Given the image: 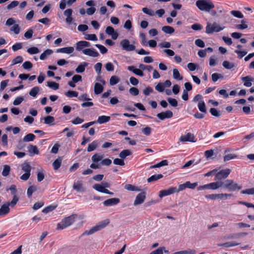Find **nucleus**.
Listing matches in <instances>:
<instances>
[{
	"label": "nucleus",
	"mask_w": 254,
	"mask_h": 254,
	"mask_svg": "<svg viewBox=\"0 0 254 254\" xmlns=\"http://www.w3.org/2000/svg\"><path fill=\"white\" fill-rule=\"evenodd\" d=\"M242 186L239 185L237 183L232 179H227L224 181H216L210 183L206 185L199 186L197 187V190H215L219 188L227 190L229 191L232 192L240 190Z\"/></svg>",
	"instance_id": "1"
},
{
	"label": "nucleus",
	"mask_w": 254,
	"mask_h": 254,
	"mask_svg": "<svg viewBox=\"0 0 254 254\" xmlns=\"http://www.w3.org/2000/svg\"><path fill=\"white\" fill-rule=\"evenodd\" d=\"M195 4L199 10L206 12H209L214 7V4L210 0H198Z\"/></svg>",
	"instance_id": "2"
},
{
	"label": "nucleus",
	"mask_w": 254,
	"mask_h": 254,
	"mask_svg": "<svg viewBox=\"0 0 254 254\" xmlns=\"http://www.w3.org/2000/svg\"><path fill=\"white\" fill-rule=\"evenodd\" d=\"M75 217V214H72L64 218L60 223L58 224L57 229L58 230H62L70 226L74 222Z\"/></svg>",
	"instance_id": "3"
},
{
	"label": "nucleus",
	"mask_w": 254,
	"mask_h": 254,
	"mask_svg": "<svg viewBox=\"0 0 254 254\" xmlns=\"http://www.w3.org/2000/svg\"><path fill=\"white\" fill-rule=\"evenodd\" d=\"M225 28L224 26L222 27L216 22H214L212 24L207 23L206 26L205 32L208 34H212L213 32L217 33L224 29Z\"/></svg>",
	"instance_id": "4"
},
{
	"label": "nucleus",
	"mask_w": 254,
	"mask_h": 254,
	"mask_svg": "<svg viewBox=\"0 0 254 254\" xmlns=\"http://www.w3.org/2000/svg\"><path fill=\"white\" fill-rule=\"evenodd\" d=\"M231 171L229 169H222L218 172L215 176L214 180L220 181L226 179L230 175Z\"/></svg>",
	"instance_id": "5"
},
{
	"label": "nucleus",
	"mask_w": 254,
	"mask_h": 254,
	"mask_svg": "<svg viewBox=\"0 0 254 254\" xmlns=\"http://www.w3.org/2000/svg\"><path fill=\"white\" fill-rule=\"evenodd\" d=\"M120 44L123 50L127 52H130L134 51L135 49V46L130 44L128 40L123 39L121 41Z\"/></svg>",
	"instance_id": "6"
},
{
	"label": "nucleus",
	"mask_w": 254,
	"mask_h": 254,
	"mask_svg": "<svg viewBox=\"0 0 254 254\" xmlns=\"http://www.w3.org/2000/svg\"><path fill=\"white\" fill-rule=\"evenodd\" d=\"M92 188L100 192L111 195H113L114 194L113 192L110 191L108 190L105 189L102 183L96 184L93 186Z\"/></svg>",
	"instance_id": "7"
},
{
	"label": "nucleus",
	"mask_w": 254,
	"mask_h": 254,
	"mask_svg": "<svg viewBox=\"0 0 254 254\" xmlns=\"http://www.w3.org/2000/svg\"><path fill=\"white\" fill-rule=\"evenodd\" d=\"M146 198L145 192L142 191L137 195L134 200L133 205L136 206L142 204Z\"/></svg>",
	"instance_id": "8"
},
{
	"label": "nucleus",
	"mask_w": 254,
	"mask_h": 254,
	"mask_svg": "<svg viewBox=\"0 0 254 254\" xmlns=\"http://www.w3.org/2000/svg\"><path fill=\"white\" fill-rule=\"evenodd\" d=\"M177 191L176 188H170L168 190H161L159 192V197L162 198L164 196L173 194Z\"/></svg>",
	"instance_id": "9"
},
{
	"label": "nucleus",
	"mask_w": 254,
	"mask_h": 254,
	"mask_svg": "<svg viewBox=\"0 0 254 254\" xmlns=\"http://www.w3.org/2000/svg\"><path fill=\"white\" fill-rule=\"evenodd\" d=\"M120 199L119 198L114 197L105 200L103 203L105 206H111L119 203Z\"/></svg>",
	"instance_id": "10"
},
{
	"label": "nucleus",
	"mask_w": 254,
	"mask_h": 254,
	"mask_svg": "<svg viewBox=\"0 0 254 254\" xmlns=\"http://www.w3.org/2000/svg\"><path fill=\"white\" fill-rule=\"evenodd\" d=\"M173 116V112L170 110H167L164 112H161L157 114V117L161 120H163L165 119L171 118Z\"/></svg>",
	"instance_id": "11"
},
{
	"label": "nucleus",
	"mask_w": 254,
	"mask_h": 254,
	"mask_svg": "<svg viewBox=\"0 0 254 254\" xmlns=\"http://www.w3.org/2000/svg\"><path fill=\"white\" fill-rule=\"evenodd\" d=\"M194 138V135L191 133L189 132L186 135H181V137H180L179 140L181 142H194V141L193 140Z\"/></svg>",
	"instance_id": "12"
},
{
	"label": "nucleus",
	"mask_w": 254,
	"mask_h": 254,
	"mask_svg": "<svg viewBox=\"0 0 254 254\" xmlns=\"http://www.w3.org/2000/svg\"><path fill=\"white\" fill-rule=\"evenodd\" d=\"M82 53L86 55L93 57H97L99 56V53L94 49H85L82 50Z\"/></svg>",
	"instance_id": "13"
},
{
	"label": "nucleus",
	"mask_w": 254,
	"mask_h": 254,
	"mask_svg": "<svg viewBox=\"0 0 254 254\" xmlns=\"http://www.w3.org/2000/svg\"><path fill=\"white\" fill-rule=\"evenodd\" d=\"M106 33L112 36V38L113 40H116L119 36V34L117 32H116L114 29L111 26H108L106 29Z\"/></svg>",
	"instance_id": "14"
},
{
	"label": "nucleus",
	"mask_w": 254,
	"mask_h": 254,
	"mask_svg": "<svg viewBox=\"0 0 254 254\" xmlns=\"http://www.w3.org/2000/svg\"><path fill=\"white\" fill-rule=\"evenodd\" d=\"M244 82V85L246 87H251L252 85V82L254 81V78L251 76H246L241 78Z\"/></svg>",
	"instance_id": "15"
},
{
	"label": "nucleus",
	"mask_w": 254,
	"mask_h": 254,
	"mask_svg": "<svg viewBox=\"0 0 254 254\" xmlns=\"http://www.w3.org/2000/svg\"><path fill=\"white\" fill-rule=\"evenodd\" d=\"M76 49L77 51H80L84 47H89L90 46V44L85 41H81L76 43Z\"/></svg>",
	"instance_id": "16"
},
{
	"label": "nucleus",
	"mask_w": 254,
	"mask_h": 254,
	"mask_svg": "<svg viewBox=\"0 0 254 254\" xmlns=\"http://www.w3.org/2000/svg\"><path fill=\"white\" fill-rule=\"evenodd\" d=\"M74 51V48L72 47H64L57 50V53H62L66 54H71Z\"/></svg>",
	"instance_id": "17"
},
{
	"label": "nucleus",
	"mask_w": 254,
	"mask_h": 254,
	"mask_svg": "<svg viewBox=\"0 0 254 254\" xmlns=\"http://www.w3.org/2000/svg\"><path fill=\"white\" fill-rule=\"evenodd\" d=\"M10 212L9 207L5 203L1 205L0 208V216H5Z\"/></svg>",
	"instance_id": "18"
},
{
	"label": "nucleus",
	"mask_w": 254,
	"mask_h": 254,
	"mask_svg": "<svg viewBox=\"0 0 254 254\" xmlns=\"http://www.w3.org/2000/svg\"><path fill=\"white\" fill-rule=\"evenodd\" d=\"M110 223V220L108 219H105L101 222H100L99 223H98L97 225H96V228H97L98 230L99 231L103 228H104L105 227L108 226Z\"/></svg>",
	"instance_id": "19"
},
{
	"label": "nucleus",
	"mask_w": 254,
	"mask_h": 254,
	"mask_svg": "<svg viewBox=\"0 0 254 254\" xmlns=\"http://www.w3.org/2000/svg\"><path fill=\"white\" fill-rule=\"evenodd\" d=\"M233 197V194L232 193H217V199L226 200Z\"/></svg>",
	"instance_id": "20"
},
{
	"label": "nucleus",
	"mask_w": 254,
	"mask_h": 254,
	"mask_svg": "<svg viewBox=\"0 0 254 254\" xmlns=\"http://www.w3.org/2000/svg\"><path fill=\"white\" fill-rule=\"evenodd\" d=\"M27 149L28 152L31 154V155L38 154L39 153V150L36 146L30 144L27 147Z\"/></svg>",
	"instance_id": "21"
},
{
	"label": "nucleus",
	"mask_w": 254,
	"mask_h": 254,
	"mask_svg": "<svg viewBox=\"0 0 254 254\" xmlns=\"http://www.w3.org/2000/svg\"><path fill=\"white\" fill-rule=\"evenodd\" d=\"M73 188L77 191H85V189L83 187V185L81 182H77L74 183L73 185Z\"/></svg>",
	"instance_id": "22"
},
{
	"label": "nucleus",
	"mask_w": 254,
	"mask_h": 254,
	"mask_svg": "<svg viewBox=\"0 0 254 254\" xmlns=\"http://www.w3.org/2000/svg\"><path fill=\"white\" fill-rule=\"evenodd\" d=\"M110 120V116H101L98 117L97 123H99V124H102L109 122Z\"/></svg>",
	"instance_id": "23"
},
{
	"label": "nucleus",
	"mask_w": 254,
	"mask_h": 254,
	"mask_svg": "<svg viewBox=\"0 0 254 254\" xmlns=\"http://www.w3.org/2000/svg\"><path fill=\"white\" fill-rule=\"evenodd\" d=\"M104 89L103 86L99 83H96L94 86V92L96 94L101 93Z\"/></svg>",
	"instance_id": "24"
},
{
	"label": "nucleus",
	"mask_w": 254,
	"mask_h": 254,
	"mask_svg": "<svg viewBox=\"0 0 254 254\" xmlns=\"http://www.w3.org/2000/svg\"><path fill=\"white\" fill-rule=\"evenodd\" d=\"M125 189L129 191H139L141 189L131 184H127L125 186Z\"/></svg>",
	"instance_id": "25"
},
{
	"label": "nucleus",
	"mask_w": 254,
	"mask_h": 254,
	"mask_svg": "<svg viewBox=\"0 0 254 254\" xmlns=\"http://www.w3.org/2000/svg\"><path fill=\"white\" fill-rule=\"evenodd\" d=\"M88 65V64L86 62H83L82 64H79L75 69V71L77 73H82L85 70V67Z\"/></svg>",
	"instance_id": "26"
},
{
	"label": "nucleus",
	"mask_w": 254,
	"mask_h": 254,
	"mask_svg": "<svg viewBox=\"0 0 254 254\" xmlns=\"http://www.w3.org/2000/svg\"><path fill=\"white\" fill-rule=\"evenodd\" d=\"M241 24L235 25L236 28H237L238 29L243 30L247 29L248 27L247 21L246 20H242L241 21Z\"/></svg>",
	"instance_id": "27"
},
{
	"label": "nucleus",
	"mask_w": 254,
	"mask_h": 254,
	"mask_svg": "<svg viewBox=\"0 0 254 254\" xmlns=\"http://www.w3.org/2000/svg\"><path fill=\"white\" fill-rule=\"evenodd\" d=\"M99 145V143L97 141H94L92 143H90L87 147V151L91 152L95 149L97 147V146Z\"/></svg>",
	"instance_id": "28"
},
{
	"label": "nucleus",
	"mask_w": 254,
	"mask_h": 254,
	"mask_svg": "<svg viewBox=\"0 0 254 254\" xmlns=\"http://www.w3.org/2000/svg\"><path fill=\"white\" fill-rule=\"evenodd\" d=\"M222 65L226 69H232L235 67V64L233 63L227 61H225L222 63Z\"/></svg>",
	"instance_id": "29"
},
{
	"label": "nucleus",
	"mask_w": 254,
	"mask_h": 254,
	"mask_svg": "<svg viewBox=\"0 0 254 254\" xmlns=\"http://www.w3.org/2000/svg\"><path fill=\"white\" fill-rule=\"evenodd\" d=\"M53 51L52 50H46L40 55V59L41 60H44L47 59L48 56L51 55Z\"/></svg>",
	"instance_id": "30"
},
{
	"label": "nucleus",
	"mask_w": 254,
	"mask_h": 254,
	"mask_svg": "<svg viewBox=\"0 0 254 254\" xmlns=\"http://www.w3.org/2000/svg\"><path fill=\"white\" fill-rule=\"evenodd\" d=\"M18 200V197L16 195H14L12 200L10 202H6L5 204L8 206V207L9 206L13 207L16 204Z\"/></svg>",
	"instance_id": "31"
},
{
	"label": "nucleus",
	"mask_w": 254,
	"mask_h": 254,
	"mask_svg": "<svg viewBox=\"0 0 254 254\" xmlns=\"http://www.w3.org/2000/svg\"><path fill=\"white\" fill-rule=\"evenodd\" d=\"M37 190V186H34V185L30 186L27 189V196L29 197H30L32 196L33 193L35 192Z\"/></svg>",
	"instance_id": "32"
},
{
	"label": "nucleus",
	"mask_w": 254,
	"mask_h": 254,
	"mask_svg": "<svg viewBox=\"0 0 254 254\" xmlns=\"http://www.w3.org/2000/svg\"><path fill=\"white\" fill-rule=\"evenodd\" d=\"M131 154V152L128 149L124 150L121 152L119 156L123 159H125L127 156Z\"/></svg>",
	"instance_id": "33"
},
{
	"label": "nucleus",
	"mask_w": 254,
	"mask_h": 254,
	"mask_svg": "<svg viewBox=\"0 0 254 254\" xmlns=\"http://www.w3.org/2000/svg\"><path fill=\"white\" fill-rule=\"evenodd\" d=\"M162 177L163 175L162 174L154 175L147 179V182L151 183L160 179Z\"/></svg>",
	"instance_id": "34"
},
{
	"label": "nucleus",
	"mask_w": 254,
	"mask_h": 254,
	"mask_svg": "<svg viewBox=\"0 0 254 254\" xmlns=\"http://www.w3.org/2000/svg\"><path fill=\"white\" fill-rule=\"evenodd\" d=\"M35 137L36 136L34 134L29 133L24 137L23 140L24 142L32 141L35 139Z\"/></svg>",
	"instance_id": "35"
},
{
	"label": "nucleus",
	"mask_w": 254,
	"mask_h": 254,
	"mask_svg": "<svg viewBox=\"0 0 254 254\" xmlns=\"http://www.w3.org/2000/svg\"><path fill=\"white\" fill-rule=\"evenodd\" d=\"M40 91V88L38 86H35L32 88L29 92V95L32 97H36Z\"/></svg>",
	"instance_id": "36"
},
{
	"label": "nucleus",
	"mask_w": 254,
	"mask_h": 254,
	"mask_svg": "<svg viewBox=\"0 0 254 254\" xmlns=\"http://www.w3.org/2000/svg\"><path fill=\"white\" fill-rule=\"evenodd\" d=\"M162 30L164 32H165L167 34H171L173 33H174V32L175 31L173 27L169 26H163L162 28Z\"/></svg>",
	"instance_id": "37"
},
{
	"label": "nucleus",
	"mask_w": 254,
	"mask_h": 254,
	"mask_svg": "<svg viewBox=\"0 0 254 254\" xmlns=\"http://www.w3.org/2000/svg\"><path fill=\"white\" fill-rule=\"evenodd\" d=\"M103 157L102 155L96 153L92 156L91 159L93 162L97 163L100 161H102Z\"/></svg>",
	"instance_id": "38"
},
{
	"label": "nucleus",
	"mask_w": 254,
	"mask_h": 254,
	"mask_svg": "<svg viewBox=\"0 0 254 254\" xmlns=\"http://www.w3.org/2000/svg\"><path fill=\"white\" fill-rule=\"evenodd\" d=\"M173 76L174 79L181 80L183 77L181 76L179 70L177 69H174L173 70Z\"/></svg>",
	"instance_id": "39"
},
{
	"label": "nucleus",
	"mask_w": 254,
	"mask_h": 254,
	"mask_svg": "<svg viewBox=\"0 0 254 254\" xmlns=\"http://www.w3.org/2000/svg\"><path fill=\"white\" fill-rule=\"evenodd\" d=\"M47 86L54 90H57L59 88V83L54 81H48L47 82Z\"/></svg>",
	"instance_id": "40"
},
{
	"label": "nucleus",
	"mask_w": 254,
	"mask_h": 254,
	"mask_svg": "<svg viewBox=\"0 0 254 254\" xmlns=\"http://www.w3.org/2000/svg\"><path fill=\"white\" fill-rule=\"evenodd\" d=\"M198 108L199 111L202 113H206V107L204 101H200L198 103Z\"/></svg>",
	"instance_id": "41"
},
{
	"label": "nucleus",
	"mask_w": 254,
	"mask_h": 254,
	"mask_svg": "<svg viewBox=\"0 0 254 254\" xmlns=\"http://www.w3.org/2000/svg\"><path fill=\"white\" fill-rule=\"evenodd\" d=\"M10 170V167L9 166L5 165L3 166V169L2 172V175L4 177L7 176L9 174Z\"/></svg>",
	"instance_id": "42"
},
{
	"label": "nucleus",
	"mask_w": 254,
	"mask_h": 254,
	"mask_svg": "<svg viewBox=\"0 0 254 254\" xmlns=\"http://www.w3.org/2000/svg\"><path fill=\"white\" fill-rule=\"evenodd\" d=\"M120 81V78L117 76H112L110 79V84L112 86L117 84Z\"/></svg>",
	"instance_id": "43"
},
{
	"label": "nucleus",
	"mask_w": 254,
	"mask_h": 254,
	"mask_svg": "<svg viewBox=\"0 0 254 254\" xmlns=\"http://www.w3.org/2000/svg\"><path fill=\"white\" fill-rule=\"evenodd\" d=\"M44 120V123L47 125H50L55 121L54 117L50 116L45 117Z\"/></svg>",
	"instance_id": "44"
},
{
	"label": "nucleus",
	"mask_w": 254,
	"mask_h": 254,
	"mask_svg": "<svg viewBox=\"0 0 254 254\" xmlns=\"http://www.w3.org/2000/svg\"><path fill=\"white\" fill-rule=\"evenodd\" d=\"M231 14H232L234 16L239 18H242L244 17V15L242 13L238 10H232L231 12Z\"/></svg>",
	"instance_id": "45"
},
{
	"label": "nucleus",
	"mask_w": 254,
	"mask_h": 254,
	"mask_svg": "<svg viewBox=\"0 0 254 254\" xmlns=\"http://www.w3.org/2000/svg\"><path fill=\"white\" fill-rule=\"evenodd\" d=\"M27 51L31 55L37 54L40 52L39 49L36 47H31L28 49Z\"/></svg>",
	"instance_id": "46"
},
{
	"label": "nucleus",
	"mask_w": 254,
	"mask_h": 254,
	"mask_svg": "<svg viewBox=\"0 0 254 254\" xmlns=\"http://www.w3.org/2000/svg\"><path fill=\"white\" fill-rule=\"evenodd\" d=\"M22 170L25 173H30L31 167L28 163H24L22 165Z\"/></svg>",
	"instance_id": "47"
},
{
	"label": "nucleus",
	"mask_w": 254,
	"mask_h": 254,
	"mask_svg": "<svg viewBox=\"0 0 254 254\" xmlns=\"http://www.w3.org/2000/svg\"><path fill=\"white\" fill-rule=\"evenodd\" d=\"M10 31L13 32L15 34H18L20 31L19 25L17 24H14L10 28Z\"/></svg>",
	"instance_id": "48"
},
{
	"label": "nucleus",
	"mask_w": 254,
	"mask_h": 254,
	"mask_svg": "<svg viewBox=\"0 0 254 254\" xmlns=\"http://www.w3.org/2000/svg\"><path fill=\"white\" fill-rule=\"evenodd\" d=\"M65 94L67 97L72 98L73 97H77L78 93L77 92L74 91H68Z\"/></svg>",
	"instance_id": "49"
},
{
	"label": "nucleus",
	"mask_w": 254,
	"mask_h": 254,
	"mask_svg": "<svg viewBox=\"0 0 254 254\" xmlns=\"http://www.w3.org/2000/svg\"><path fill=\"white\" fill-rule=\"evenodd\" d=\"M23 61V59L21 56H17L12 60L11 65H14L17 64L21 63Z\"/></svg>",
	"instance_id": "50"
},
{
	"label": "nucleus",
	"mask_w": 254,
	"mask_h": 254,
	"mask_svg": "<svg viewBox=\"0 0 254 254\" xmlns=\"http://www.w3.org/2000/svg\"><path fill=\"white\" fill-rule=\"evenodd\" d=\"M237 156L234 154H229L224 156V161L225 162L228 161L231 159L237 158Z\"/></svg>",
	"instance_id": "51"
},
{
	"label": "nucleus",
	"mask_w": 254,
	"mask_h": 254,
	"mask_svg": "<svg viewBox=\"0 0 254 254\" xmlns=\"http://www.w3.org/2000/svg\"><path fill=\"white\" fill-rule=\"evenodd\" d=\"M62 161L60 159H57L53 163V166L55 170H58L61 166Z\"/></svg>",
	"instance_id": "52"
},
{
	"label": "nucleus",
	"mask_w": 254,
	"mask_h": 254,
	"mask_svg": "<svg viewBox=\"0 0 254 254\" xmlns=\"http://www.w3.org/2000/svg\"><path fill=\"white\" fill-rule=\"evenodd\" d=\"M211 78L213 82H216L219 78H223V76L221 74L214 73L212 74Z\"/></svg>",
	"instance_id": "53"
},
{
	"label": "nucleus",
	"mask_w": 254,
	"mask_h": 254,
	"mask_svg": "<svg viewBox=\"0 0 254 254\" xmlns=\"http://www.w3.org/2000/svg\"><path fill=\"white\" fill-rule=\"evenodd\" d=\"M211 114L216 117H219L221 115L220 112L217 111L215 108H212L210 109Z\"/></svg>",
	"instance_id": "54"
},
{
	"label": "nucleus",
	"mask_w": 254,
	"mask_h": 254,
	"mask_svg": "<svg viewBox=\"0 0 254 254\" xmlns=\"http://www.w3.org/2000/svg\"><path fill=\"white\" fill-rule=\"evenodd\" d=\"M113 163L117 165L124 166L125 163L123 159L116 158L113 161Z\"/></svg>",
	"instance_id": "55"
},
{
	"label": "nucleus",
	"mask_w": 254,
	"mask_h": 254,
	"mask_svg": "<svg viewBox=\"0 0 254 254\" xmlns=\"http://www.w3.org/2000/svg\"><path fill=\"white\" fill-rule=\"evenodd\" d=\"M187 188L190 189H194L196 187L198 186L197 183H191L190 182L188 181L186 182Z\"/></svg>",
	"instance_id": "56"
},
{
	"label": "nucleus",
	"mask_w": 254,
	"mask_h": 254,
	"mask_svg": "<svg viewBox=\"0 0 254 254\" xmlns=\"http://www.w3.org/2000/svg\"><path fill=\"white\" fill-rule=\"evenodd\" d=\"M33 32V29H29L25 33L24 37L27 39H30L32 37Z\"/></svg>",
	"instance_id": "57"
},
{
	"label": "nucleus",
	"mask_w": 254,
	"mask_h": 254,
	"mask_svg": "<svg viewBox=\"0 0 254 254\" xmlns=\"http://www.w3.org/2000/svg\"><path fill=\"white\" fill-rule=\"evenodd\" d=\"M95 46L98 48L100 51V52L102 54H104L107 52V49L106 47H105L104 46L100 45V44H96Z\"/></svg>",
	"instance_id": "58"
},
{
	"label": "nucleus",
	"mask_w": 254,
	"mask_h": 254,
	"mask_svg": "<svg viewBox=\"0 0 254 254\" xmlns=\"http://www.w3.org/2000/svg\"><path fill=\"white\" fill-rule=\"evenodd\" d=\"M242 194H254V188L246 189L241 191Z\"/></svg>",
	"instance_id": "59"
},
{
	"label": "nucleus",
	"mask_w": 254,
	"mask_h": 254,
	"mask_svg": "<svg viewBox=\"0 0 254 254\" xmlns=\"http://www.w3.org/2000/svg\"><path fill=\"white\" fill-rule=\"evenodd\" d=\"M85 39L92 41H96L97 40V38L95 34H86L85 36Z\"/></svg>",
	"instance_id": "60"
},
{
	"label": "nucleus",
	"mask_w": 254,
	"mask_h": 254,
	"mask_svg": "<svg viewBox=\"0 0 254 254\" xmlns=\"http://www.w3.org/2000/svg\"><path fill=\"white\" fill-rule=\"evenodd\" d=\"M167 100L172 106L176 107L178 106V102L175 99L168 98Z\"/></svg>",
	"instance_id": "61"
},
{
	"label": "nucleus",
	"mask_w": 254,
	"mask_h": 254,
	"mask_svg": "<svg viewBox=\"0 0 254 254\" xmlns=\"http://www.w3.org/2000/svg\"><path fill=\"white\" fill-rule=\"evenodd\" d=\"M142 11L145 14H148L150 16H153L154 15V12L150 9L147 7H143L142 9Z\"/></svg>",
	"instance_id": "62"
},
{
	"label": "nucleus",
	"mask_w": 254,
	"mask_h": 254,
	"mask_svg": "<svg viewBox=\"0 0 254 254\" xmlns=\"http://www.w3.org/2000/svg\"><path fill=\"white\" fill-rule=\"evenodd\" d=\"M129 92L130 94L133 96H137L139 94V90L135 87H131L129 89Z\"/></svg>",
	"instance_id": "63"
},
{
	"label": "nucleus",
	"mask_w": 254,
	"mask_h": 254,
	"mask_svg": "<svg viewBox=\"0 0 254 254\" xmlns=\"http://www.w3.org/2000/svg\"><path fill=\"white\" fill-rule=\"evenodd\" d=\"M32 66V64L29 61L25 62L22 64V67L25 69H30Z\"/></svg>",
	"instance_id": "64"
}]
</instances>
